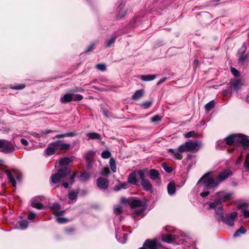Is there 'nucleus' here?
<instances>
[{"instance_id":"obj_1","label":"nucleus","mask_w":249,"mask_h":249,"mask_svg":"<svg viewBox=\"0 0 249 249\" xmlns=\"http://www.w3.org/2000/svg\"><path fill=\"white\" fill-rule=\"evenodd\" d=\"M228 145L241 143L244 148L249 146V139L245 135L241 134L231 135L224 139Z\"/></svg>"},{"instance_id":"obj_2","label":"nucleus","mask_w":249,"mask_h":249,"mask_svg":"<svg viewBox=\"0 0 249 249\" xmlns=\"http://www.w3.org/2000/svg\"><path fill=\"white\" fill-rule=\"evenodd\" d=\"M210 173L208 172L205 174L198 181L197 184L202 183L204 187L209 189L217 188L219 185L217 179L215 180L213 178L210 176Z\"/></svg>"},{"instance_id":"obj_3","label":"nucleus","mask_w":249,"mask_h":249,"mask_svg":"<svg viewBox=\"0 0 249 249\" xmlns=\"http://www.w3.org/2000/svg\"><path fill=\"white\" fill-rule=\"evenodd\" d=\"M4 172L7 176L9 181L12 184V185L14 187H15L17 185L15 178L19 181L21 179V174L17 169H12L11 170H5Z\"/></svg>"},{"instance_id":"obj_4","label":"nucleus","mask_w":249,"mask_h":249,"mask_svg":"<svg viewBox=\"0 0 249 249\" xmlns=\"http://www.w3.org/2000/svg\"><path fill=\"white\" fill-rule=\"evenodd\" d=\"M231 194L230 193H225L223 192L217 193L216 194L217 199L214 202L209 203V208H216L221 202L228 200L231 197Z\"/></svg>"},{"instance_id":"obj_5","label":"nucleus","mask_w":249,"mask_h":249,"mask_svg":"<svg viewBox=\"0 0 249 249\" xmlns=\"http://www.w3.org/2000/svg\"><path fill=\"white\" fill-rule=\"evenodd\" d=\"M70 172V170L67 167L61 168L58 170L57 173L52 175L51 181L52 183L54 184L58 183L62 179L65 178Z\"/></svg>"},{"instance_id":"obj_6","label":"nucleus","mask_w":249,"mask_h":249,"mask_svg":"<svg viewBox=\"0 0 249 249\" xmlns=\"http://www.w3.org/2000/svg\"><path fill=\"white\" fill-rule=\"evenodd\" d=\"M15 150L14 144L7 140L3 139L2 146L0 151L4 154H10Z\"/></svg>"},{"instance_id":"obj_7","label":"nucleus","mask_w":249,"mask_h":249,"mask_svg":"<svg viewBox=\"0 0 249 249\" xmlns=\"http://www.w3.org/2000/svg\"><path fill=\"white\" fill-rule=\"evenodd\" d=\"M121 201L123 203H127L129 204L132 209L136 207H139L142 205V202L138 199H126L122 197L121 199Z\"/></svg>"},{"instance_id":"obj_8","label":"nucleus","mask_w":249,"mask_h":249,"mask_svg":"<svg viewBox=\"0 0 249 249\" xmlns=\"http://www.w3.org/2000/svg\"><path fill=\"white\" fill-rule=\"evenodd\" d=\"M187 144L189 152H196L202 146L201 142L198 141H192L189 140L187 142Z\"/></svg>"},{"instance_id":"obj_9","label":"nucleus","mask_w":249,"mask_h":249,"mask_svg":"<svg viewBox=\"0 0 249 249\" xmlns=\"http://www.w3.org/2000/svg\"><path fill=\"white\" fill-rule=\"evenodd\" d=\"M237 217V213L233 212L230 214H227L226 217L222 219L221 220L226 224L230 226H232L234 225V221Z\"/></svg>"},{"instance_id":"obj_10","label":"nucleus","mask_w":249,"mask_h":249,"mask_svg":"<svg viewBox=\"0 0 249 249\" xmlns=\"http://www.w3.org/2000/svg\"><path fill=\"white\" fill-rule=\"evenodd\" d=\"M54 148L56 150L64 151L69 149L70 147V144L68 143H65L63 141L59 140L53 142Z\"/></svg>"},{"instance_id":"obj_11","label":"nucleus","mask_w":249,"mask_h":249,"mask_svg":"<svg viewBox=\"0 0 249 249\" xmlns=\"http://www.w3.org/2000/svg\"><path fill=\"white\" fill-rule=\"evenodd\" d=\"M232 174V171L230 169H225L219 173L217 177V180L219 183L227 179Z\"/></svg>"},{"instance_id":"obj_12","label":"nucleus","mask_w":249,"mask_h":249,"mask_svg":"<svg viewBox=\"0 0 249 249\" xmlns=\"http://www.w3.org/2000/svg\"><path fill=\"white\" fill-rule=\"evenodd\" d=\"M97 185L101 189H107L108 186V181L106 178L99 177L97 180Z\"/></svg>"},{"instance_id":"obj_13","label":"nucleus","mask_w":249,"mask_h":249,"mask_svg":"<svg viewBox=\"0 0 249 249\" xmlns=\"http://www.w3.org/2000/svg\"><path fill=\"white\" fill-rule=\"evenodd\" d=\"M149 177L151 180L155 181L157 183H160V178L159 172L156 169H151L149 171Z\"/></svg>"},{"instance_id":"obj_14","label":"nucleus","mask_w":249,"mask_h":249,"mask_svg":"<svg viewBox=\"0 0 249 249\" xmlns=\"http://www.w3.org/2000/svg\"><path fill=\"white\" fill-rule=\"evenodd\" d=\"M213 209H215V217L216 219L218 221H221L222 219L224 218V216L223 214V207L222 206H219L218 205L217 206L216 208H213Z\"/></svg>"},{"instance_id":"obj_15","label":"nucleus","mask_w":249,"mask_h":249,"mask_svg":"<svg viewBox=\"0 0 249 249\" xmlns=\"http://www.w3.org/2000/svg\"><path fill=\"white\" fill-rule=\"evenodd\" d=\"M146 249H157L158 244L156 240H146L144 243Z\"/></svg>"},{"instance_id":"obj_16","label":"nucleus","mask_w":249,"mask_h":249,"mask_svg":"<svg viewBox=\"0 0 249 249\" xmlns=\"http://www.w3.org/2000/svg\"><path fill=\"white\" fill-rule=\"evenodd\" d=\"M177 236V235L171 234L162 235V240L167 243H171L176 240Z\"/></svg>"},{"instance_id":"obj_17","label":"nucleus","mask_w":249,"mask_h":249,"mask_svg":"<svg viewBox=\"0 0 249 249\" xmlns=\"http://www.w3.org/2000/svg\"><path fill=\"white\" fill-rule=\"evenodd\" d=\"M141 185L142 188L146 191H150L152 189V185L150 181L147 179H143L141 181Z\"/></svg>"},{"instance_id":"obj_18","label":"nucleus","mask_w":249,"mask_h":249,"mask_svg":"<svg viewBox=\"0 0 249 249\" xmlns=\"http://www.w3.org/2000/svg\"><path fill=\"white\" fill-rule=\"evenodd\" d=\"M128 182L133 185H137L138 181L136 179V172L133 171L128 176Z\"/></svg>"},{"instance_id":"obj_19","label":"nucleus","mask_w":249,"mask_h":249,"mask_svg":"<svg viewBox=\"0 0 249 249\" xmlns=\"http://www.w3.org/2000/svg\"><path fill=\"white\" fill-rule=\"evenodd\" d=\"M243 85L241 80L239 79H235L234 80L231 85V88L234 90L238 91L240 89Z\"/></svg>"},{"instance_id":"obj_20","label":"nucleus","mask_w":249,"mask_h":249,"mask_svg":"<svg viewBox=\"0 0 249 249\" xmlns=\"http://www.w3.org/2000/svg\"><path fill=\"white\" fill-rule=\"evenodd\" d=\"M53 132V131L52 130H45L41 131L40 133H38L36 132H33L32 134V135L33 136H34L35 138H41V137H44L45 135L50 134Z\"/></svg>"},{"instance_id":"obj_21","label":"nucleus","mask_w":249,"mask_h":249,"mask_svg":"<svg viewBox=\"0 0 249 249\" xmlns=\"http://www.w3.org/2000/svg\"><path fill=\"white\" fill-rule=\"evenodd\" d=\"M56 149L53 145V143H50L48 147L45 150V152L47 156H51L55 153Z\"/></svg>"},{"instance_id":"obj_22","label":"nucleus","mask_w":249,"mask_h":249,"mask_svg":"<svg viewBox=\"0 0 249 249\" xmlns=\"http://www.w3.org/2000/svg\"><path fill=\"white\" fill-rule=\"evenodd\" d=\"M168 151L172 153L177 159L181 160L182 159V156L178 148L175 149L171 148L168 150Z\"/></svg>"},{"instance_id":"obj_23","label":"nucleus","mask_w":249,"mask_h":249,"mask_svg":"<svg viewBox=\"0 0 249 249\" xmlns=\"http://www.w3.org/2000/svg\"><path fill=\"white\" fill-rule=\"evenodd\" d=\"M168 193L170 195H172L176 192L175 184L173 182H170L167 186Z\"/></svg>"},{"instance_id":"obj_24","label":"nucleus","mask_w":249,"mask_h":249,"mask_svg":"<svg viewBox=\"0 0 249 249\" xmlns=\"http://www.w3.org/2000/svg\"><path fill=\"white\" fill-rule=\"evenodd\" d=\"M75 136H76V133L75 132H70L64 134L57 135L54 138H53V139H60L64 137H73Z\"/></svg>"},{"instance_id":"obj_25","label":"nucleus","mask_w":249,"mask_h":249,"mask_svg":"<svg viewBox=\"0 0 249 249\" xmlns=\"http://www.w3.org/2000/svg\"><path fill=\"white\" fill-rule=\"evenodd\" d=\"M71 93H67L61 96L60 101L61 103H66L71 101Z\"/></svg>"},{"instance_id":"obj_26","label":"nucleus","mask_w":249,"mask_h":249,"mask_svg":"<svg viewBox=\"0 0 249 249\" xmlns=\"http://www.w3.org/2000/svg\"><path fill=\"white\" fill-rule=\"evenodd\" d=\"M89 139L92 140H100L101 139V135L97 133H88L86 134Z\"/></svg>"},{"instance_id":"obj_27","label":"nucleus","mask_w":249,"mask_h":249,"mask_svg":"<svg viewBox=\"0 0 249 249\" xmlns=\"http://www.w3.org/2000/svg\"><path fill=\"white\" fill-rule=\"evenodd\" d=\"M123 237L122 238L121 237H119V236H121L122 234L119 235V233L118 232V231L116 232V238L118 240V241L122 243H124L127 240V235L125 233H123Z\"/></svg>"},{"instance_id":"obj_28","label":"nucleus","mask_w":249,"mask_h":249,"mask_svg":"<svg viewBox=\"0 0 249 249\" xmlns=\"http://www.w3.org/2000/svg\"><path fill=\"white\" fill-rule=\"evenodd\" d=\"M156 77L155 74L142 75L141 76V79L143 81H150L155 79Z\"/></svg>"},{"instance_id":"obj_29","label":"nucleus","mask_w":249,"mask_h":249,"mask_svg":"<svg viewBox=\"0 0 249 249\" xmlns=\"http://www.w3.org/2000/svg\"><path fill=\"white\" fill-rule=\"evenodd\" d=\"M71 101H79L83 99L82 95L79 94L71 93Z\"/></svg>"},{"instance_id":"obj_30","label":"nucleus","mask_w":249,"mask_h":249,"mask_svg":"<svg viewBox=\"0 0 249 249\" xmlns=\"http://www.w3.org/2000/svg\"><path fill=\"white\" fill-rule=\"evenodd\" d=\"M246 229L244 226H242L240 228L234 233V237H237L241 234H245L246 232Z\"/></svg>"},{"instance_id":"obj_31","label":"nucleus","mask_w":249,"mask_h":249,"mask_svg":"<svg viewBox=\"0 0 249 249\" xmlns=\"http://www.w3.org/2000/svg\"><path fill=\"white\" fill-rule=\"evenodd\" d=\"M143 94V91L142 89H140L137 90L133 95H132V99L133 100H138L140 98Z\"/></svg>"},{"instance_id":"obj_32","label":"nucleus","mask_w":249,"mask_h":249,"mask_svg":"<svg viewBox=\"0 0 249 249\" xmlns=\"http://www.w3.org/2000/svg\"><path fill=\"white\" fill-rule=\"evenodd\" d=\"M117 36L114 35L111 36L110 38L108 39L106 42V47H110L115 42Z\"/></svg>"},{"instance_id":"obj_33","label":"nucleus","mask_w":249,"mask_h":249,"mask_svg":"<svg viewBox=\"0 0 249 249\" xmlns=\"http://www.w3.org/2000/svg\"><path fill=\"white\" fill-rule=\"evenodd\" d=\"M146 172V169H142L138 170L136 172V174L139 175L140 179L142 180H143V179H146L145 178V173Z\"/></svg>"},{"instance_id":"obj_34","label":"nucleus","mask_w":249,"mask_h":249,"mask_svg":"<svg viewBox=\"0 0 249 249\" xmlns=\"http://www.w3.org/2000/svg\"><path fill=\"white\" fill-rule=\"evenodd\" d=\"M214 107V102L212 100L208 103L206 104L205 106V108L206 111H209L213 108Z\"/></svg>"},{"instance_id":"obj_35","label":"nucleus","mask_w":249,"mask_h":249,"mask_svg":"<svg viewBox=\"0 0 249 249\" xmlns=\"http://www.w3.org/2000/svg\"><path fill=\"white\" fill-rule=\"evenodd\" d=\"M109 165L111 170L113 172H116V165L115 160L113 158H111L109 160Z\"/></svg>"},{"instance_id":"obj_36","label":"nucleus","mask_w":249,"mask_h":249,"mask_svg":"<svg viewBox=\"0 0 249 249\" xmlns=\"http://www.w3.org/2000/svg\"><path fill=\"white\" fill-rule=\"evenodd\" d=\"M178 148V150L179 151L180 153L184 152H188V150L187 142H185L184 143L179 146Z\"/></svg>"},{"instance_id":"obj_37","label":"nucleus","mask_w":249,"mask_h":249,"mask_svg":"<svg viewBox=\"0 0 249 249\" xmlns=\"http://www.w3.org/2000/svg\"><path fill=\"white\" fill-rule=\"evenodd\" d=\"M71 162V160L69 158H64L60 160L59 164L61 165H67Z\"/></svg>"},{"instance_id":"obj_38","label":"nucleus","mask_w":249,"mask_h":249,"mask_svg":"<svg viewBox=\"0 0 249 249\" xmlns=\"http://www.w3.org/2000/svg\"><path fill=\"white\" fill-rule=\"evenodd\" d=\"M31 206L37 209H42L43 208V205L40 202H36L35 201H32L31 203Z\"/></svg>"},{"instance_id":"obj_39","label":"nucleus","mask_w":249,"mask_h":249,"mask_svg":"<svg viewBox=\"0 0 249 249\" xmlns=\"http://www.w3.org/2000/svg\"><path fill=\"white\" fill-rule=\"evenodd\" d=\"M90 175L89 173H85L83 174L81 173L80 177V179L81 180L85 181L86 180H88L90 178Z\"/></svg>"},{"instance_id":"obj_40","label":"nucleus","mask_w":249,"mask_h":249,"mask_svg":"<svg viewBox=\"0 0 249 249\" xmlns=\"http://www.w3.org/2000/svg\"><path fill=\"white\" fill-rule=\"evenodd\" d=\"M162 166L163 169L168 173H170L172 172L173 169L171 167L169 166L166 163L163 162L162 163Z\"/></svg>"},{"instance_id":"obj_41","label":"nucleus","mask_w":249,"mask_h":249,"mask_svg":"<svg viewBox=\"0 0 249 249\" xmlns=\"http://www.w3.org/2000/svg\"><path fill=\"white\" fill-rule=\"evenodd\" d=\"M78 192L75 191H71L69 193V197L71 200H73L76 198Z\"/></svg>"},{"instance_id":"obj_42","label":"nucleus","mask_w":249,"mask_h":249,"mask_svg":"<svg viewBox=\"0 0 249 249\" xmlns=\"http://www.w3.org/2000/svg\"><path fill=\"white\" fill-rule=\"evenodd\" d=\"M245 168L249 172V153H248L246 157L244 162Z\"/></svg>"},{"instance_id":"obj_43","label":"nucleus","mask_w":249,"mask_h":249,"mask_svg":"<svg viewBox=\"0 0 249 249\" xmlns=\"http://www.w3.org/2000/svg\"><path fill=\"white\" fill-rule=\"evenodd\" d=\"M86 159L87 162L86 167L88 169H90L92 166L93 161L90 157H86Z\"/></svg>"},{"instance_id":"obj_44","label":"nucleus","mask_w":249,"mask_h":249,"mask_svg":"<svg viewBox=\"0 0 249 249\" xmlns=\"http://www.w3.org/2000/svg\"><path fill=\"white\" fill-rule=\"evenodd\" d=\"M161 117L160 115H156L151 118V122L157 124L161 120Z\"/></svg>"},{"instance_id":"obj_45","label":"nucleus","mask_w":249,"mask_h":249,"mask_svg":"<svg viewBox=\"0 0 249 249\" xmlns=\"http://www.w3.org/2000/svg\"><path fill=\"white\" fill-rule=\"evenodd\" d=\"M19 225L22 229H25L28 226V222L26 220H23L19 222Z\"/></svg>"},{"instance_id":"obj_46","label":"nucleus","mask_w":249,"mask_h":249,"mask_svg":"<svg viewBox=\"0 0 249 249\" xmlns=\"http://www.w3.org/2000/svg\"><path fill=\"white\" fill-rule=\"evenodd\" d=\"M103 176H107L110 174V171L108 167L104 168L100 172Z\"/></svg>"},{"instance_id":"obj_47","label":"nucleus","mask_w":249,"mask_h":249,"mask_svg":"<svg viewBox=\"0 0 249 249\" xmlns=\"http://www.w3.org/2000/svg\"><path fill=\"white\" fill-rule=\"evenodd\" d=\"M56 221L60 224L65 223L68 222V220L64 217H56Z\"/></svg>"},{"instance_id":"obj_48","label":"nucleus","mask_w":249,"mask_h":249,"mask_svg":"<svg viewBox=\"0 0 249 249\" xmlns=\"http://www.w3.org/2000/svg\"><path fill=\"white\" fill-rule=\"evenodd\" d=\"M110 152L107 150L104 151L101 154V156L104 159H107L110 157Z\"/></svg>"},{"instance_id":"obj_49","label":"nucleus","mask_w":249,"mask_h":249,"mask_svg":"<svg viewBox=\"0 0 249 249\" xmlns=\"http://www.w3.org/2000/svg\"><path fill=\"white\" fill-rule=\"evenodd\" d=\"M113 211L114 213L117 215L120 214L122 213V210L120 206L115 207L114 208Z\"/></svg>"},{"instance_id":"obj_50","label":"nucleus","mask_w":249,"mask_h":249,"mask_svg":"<svg viewBox=\"0 0 249 249\" xmlns=\"http://www.w3.org/2000/svg\"><path fill=\"white\" fill-rule=\"evenodd\" d=\"M152 104V102L150 101H146L142 104V106L144 108H147L150 107Z\"/></svg>"},{"instance_id":"obj_51","label":"nucleus","mask_w":249,"mask_h":249,"mask_svg":"<svg viewBox=\"0 0 249 249\" xmlns=\"http://www.w3.org/2000/svg\"><path fill=\"white\" fill-rule=\"evenodd\" d=\"M96 68L101 71H105L106 69V66L103 64H99L96 65Z\"/></svg>"},{"instance_id":"obj_52","label":"nucleus","mask_w":249,"mask_h":249,"mask_svg":"<svg viewBox=\"0 0 249 249\" xmlns=\"http://www.w3.org/2000/svg\"><path fill=\"white\" fill-rule=\"evenodd\" d=\"M132 210L134 213H137L138 214H140L142 213L143 211L142 209L138 207L134 208V209H132Z\"/></svg>"},{"instance_id":"obj_53","label":"nucleus","mask_w":249,"mask_h":249,"mask_svg":"<svg viewBox=\"0 0 249 249\" xmlns=\"http://www.w3.org/2000/svg\"><path fill=\"white\" fill-rule=\"evenodd\" d=\"M195 134L194 131H191L184 134V136L186 138H189L193 137Z\"/></svg>"},{"instance_id":"obj_54","label":"nucleus","mask_w":249,"mask_h":249,"mask_svg":"<svg viewBox=\"0 0 249 249\" xmlns=\"http://www.w3.org/2000/svg\"><path fill=\"white\" fill-rule=\"evenodd\" d=\"M25 87L24 84H19L17 86L11 87V88L14 89H21L24 88Z\"/></svg>"},{"instance_id":"obj_55","label":"nucleus","mask_w":249,"mask_h":249,"mask_svg":"<svg viewBox=\"0 0 249 249\" xmlns=\"http://www.w3.org/2000/svg\"><path fill=\"white\" fill-rule=\"evenodd\" d=\"M65 213V211H55L53 212V214L56 217L59 216L60 215H62L64 214Z\"/></svg>"},{"instance_id":"obj_56","label":"nucleus","mask_w":249,"mask_h":249,"mask_svg":"<svg viewBox=\"0 0 249 249\" xmlns=\"http://www.w3.org/2000/svg\"><path fill=\"white\" fill-rule=\"evenodd\" d=\"M121 10H122L121 14L119 13L117 16V18H123L126 14V10L125 9L122 8Z\"/></svg>"},{"instance_id":"obj_57","label":"nucleus","mask_w":249,"mask_h":249,"mask_svg":"<svg viewBox=\"0 0 249 249\" xmlns=\"http://www.w3.org/2000/svg\"><path fill=\"white\" fill-rule=\"evenodd\" d=\"M231 72L232 73V74L235 76H238L239 74V72L238 71H237L236 69L234 68H231Z\"/></svg>"},{"instance_id":"obj_58","label":"nucleus","mask_w":249,"mask_h":249,"mask_svg":"<svg viewBox=\"0 0 249 249\" xmlns=\"http://www.w3.org/2000/svg\"><path fill=\"white\" fill-rule=\"evenodd\" d=\"M35 217V213L33 212H30L28 215V219L29 220H33Z\"/></svg>"},{"instance_id":"obj_59","label":"nucleus","mask_w":249,"mask_h":249,"mask_svg":"<svg viewBox=\"0 0 249 249\" xmlns=\"http://www.w3.org/2000/svg\"><path fill=\"white\" fill-rule=\"evenodd\" d=\"M246 59V56L245 54H242L239 58V62L243 63Z\"/></svg>"},{"instance_id":"obj_60","label":"nucleus","mask_w":249,"mask_h":249,"mask_svg":"<svg viewBox=\"0 0 249 249\" xmlns=\"http://www.w3.org/2000/svg\"><path fill=\"white\" fill-rule=\"evenodd\" d=\"M242 213L245 217L249 218V210H244Z\"/></svg>"},{"instance_id":"obj_61","label":"nucleus","mask_w":249,"mask_h":249,"mask_svg":"<svg viewBox=\"0 0 249 249\" xmlns=\"http://www.w3.org/2000/svg\"><path fill=\"white\" fill-rule=\"evenodd\" d=\"M95 45L94 43H92L91 44V45L88 47L87 50L86 51V52H89L93 50V47Z\"/></svg>"},{"instance_id":"obj_62","label":"nucleus","mask_w":249,"mask_h":249,"mask_svg":"<svg viewBox=\"0 0 249 249\" xmlns=\"http://www.w3.org/2000/svg\"><path fill=\"white\" fill-rule=\"evenodd\" d=\"M53 209L54 211H58L59 209V205L57 203L53 204Z\"/></svg>"},{"instance_id":"obj_63","label":"nucleus","mask_w":249,"mask_h":249,"mask_svg":"<svg viewBox=\"0 0 249 249\" xmlns=\"http://www.w3.org/2000/svg\"><path fill=\"white\" fill-rule=\"evenodd\" d=\"M121 184L122 185V187L123 189H127L129 187V184L128 182H123Z\"/></svg>"},{"instance_id":"obj_64","label":"nucleus","mask_w":249,"mask_h":249,"mask_svg":"<svg viewBox=\"0 0 249 249\" xmlns=\"http://www.w3.org/2000/svg\"><path fill=\"white\" fill-rule=\"evenodd\" d=\"M20 142L23 145L26 146L28 144V142L27 141V140H26V139H23V138H22L20 140Z\"/></svg>"}]
</instances>
